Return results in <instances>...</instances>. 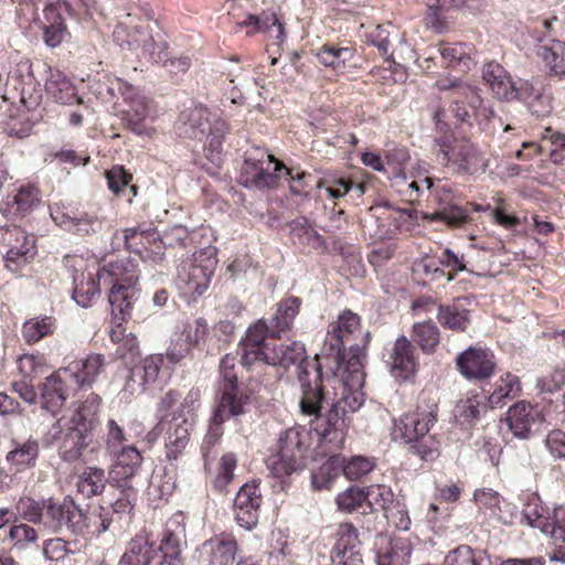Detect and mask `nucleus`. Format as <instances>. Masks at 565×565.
Masks as SVG:
<instances>
[{"mask_svg": "<svg viewBox=\"0 0 565 565\" xmlns=\"http://www.w3.org/2000/svg\"><path fill=\"white\" fill-rule=\"evenodd\" d=\"M241 363L249 367L254 362H265L288 369L296 365V375L301 387L300 411L303 415L316 414L323 395V376L321 353L309 360L303 343L291 341L277 343V338L269 335V326L258 320L250 326L239 343Z\"/></svg>", "mask_w": 565, "mask_h": 565, "instance_id": "obj_1", "label": "nucleus"}, {"mask_svg": "<svg viewBox=\"0 0 565 565\" xmlns=\"http://www.w3.org/2000/svg\"><path fill=\"white\" fill-rule=\"evenodd\" d=\"M100 281L111 285L108 296L111 315L120 316L122 319L130 316L140 297L139 275L135 265L130 260L122 259L110 262L98 268L96 273L76 270L73 275L72 298L83 308L90 307L92 301L99 296Z\"/></svg>", "mask_w": 565, "mask_h": 565, "instance_id": "obj_2", "label": "nucleus"}, {"mask_svg": "<svg viewBox=\"0 0 565 565\" xmlns=\"http://www.w3.org/2000/svg\"><path fill=\"white\" fill-rule=\"evenodd\" d=\"M237 356L226 354L220 362L218 397L209 420L207 433L201 445L204 468L209 469L215 458L213 448L221 440L223 424L230 418L243 415L249 404V395L237 383Z\"/></svg>", "mask_w": 565, "mask_h": 565, "instance_id": "obj_3", "label": "nucleus"}, {"mask_svg": "<svg viewBox=\"0 0 565 565\" xmlns=\"http://www.w3.org/2000/svg\"><path fill=\"white\" fill-rule=\"evenodd\" d=\"M329 383L338 384L341 390L339 398L329 396L323 385L322 392L326 398L320 403L319 409L315 416L316 426L315 430L320 436L322 443H337L339 446L343 444L344 430L348 426L347 418L349 414L358 412L364 404V394L362 387H353L347 382H341L339 379H328ZM334 390L338 387L332 385Z\"/></svg>", "mask_w": 565, "mask_h": 565, "instance_id": "obj_4", "label": "nucleus"}, {"mask_svg": "<svg viewBox=\"0 0 565 565\" xmlns=\"http://www.w3.org/2000/svg\"><path fill=\"white\" fill-rule=\"evenodd\" d=\"M436 406L429 409L419 407L404 414L394 422L392 437L409 446V451L424 461H433L439 456L440 443L429 434L430 427L437 420Z\"/></svg>", "mask_w": 565, "mask_h": 565, "instance_id": "obj_5", "label": "nucleus"}, {"mask_svg": "<svg viewBox=\"0 0 565 565\" xmlns=\"http://www.w3.org/2000/svg\"><path fill=\"white\" fill-rule=\"evenodd\" d=\"M174 282L182 296L195 300L210 287L217 266L216 248L206 246L193 252L175 254Z\"/></svg>", "mask_w": 565, "mask_h": 565, "instance_id": "obj_6", "label": "nucleus"}, {"mask_svg": "<svg viewBox=\"0 0 565 565\" xmlns=\"http://www.w3.org/2000/svg\"><path fill=\"white\" fill-rule=\"evenodd\" d=\"M436 86L440 90L449 92L450 99L448 109L440 107L434 113V120L439 130L467 122L470 110H477L482 105L479 89L459 78L444 77L436 82Z\"/></svg>", "mask_w": 565, "mask_h": 565, "instance_id": "obj_7", "label": "nucleus"}, {"mask_svg": "<svg viewBox=\"0 0 565 565\" xmlns=\"http://www.w3.org/2000/svg\"><path fill=\"white\" fill-rule=\"evenodd\" d=\"M227 126L217 113H211L203 106L188 109L180 115L177 131L180 137L206 140L205 150L210 160H214L222 151L223 139Z\"/></svg>", "mask_w": 565, "mask_h": 565, "instance_id": "obj_8", "label": "nucleus"}, {"mask_svg": "<svg viewBox=\"0 0 565 565\" xmlns=\"http://www.w3.org/2000/svg\"><path fill=\"white\" fill-rule=\"evenodd\" d=\"M282 173L289 169L264 149L256 148L245 153L239 182L246 189H269L277 185Z\"/></svg>", "mask_w": 565, "mask_h": 565, "instance_id": "obj_9", "label": "nucleus"}, {"mask_svg": "<svg viewBox=\"0 0 565 565\" xmlns=\"http://www.w3.org/2000/svg\"><path fill=\"white\" fill-rule=\"evenodd\" d=\"M439 150L438 158L450 167L457 174H475L486 172L489 167L475 145L466 138L456 139L452 142L447 137L436 140Z\"/></svg>", "mask_w": 565, "mask_h": 565, "instance_id": "obj_10", "label": "nucleus"}, {"mask_svg": "<svg viewBox=\"0 0 565 565\" xmlns=\"http://www.w3.org/2000/svg\"><path fill=\"white\" fill-rule=\"evenodd\" d=\"M90 518L75 502L65 497L63 500H45V513L42 526L51 533L66 529L74 534H84L90 527Z\"/></svg>", "mask_w": 565, "mask_h": 565, "instance_id": "obj_11", "label": "nucleus"}, {"mask_svg": "<svg viewBox=\"0 0 565 565\" xmlns=\"http://www.w3.org/2000/svg\"><path fill=\"white\" fill-rule=\"evenodd\" d=\"M361 333L360 317L345 310L341 313L337 321L332 322L329 327L323 347L322 354L331 358L335 364L344 359V350L350 348V344H362V340L356 342V334Z\"/></svg>", "mask_w": 565, "mask_h": 565, "instance_id": "obj_12", "label": "nucleus"}, {"mask_svg": "<svg viewBox=\"0 0 565 565\" xmlns=\"http://www.w3.org/2000/svg\"><path fill=\"white\" fill-rule=\"evenodd\" d=\"M556 18L541 21L543 32L534 30L533 39L537 42L536 55L544 62L550 75L565 78V42L552 36V24Z\"/></svg>", "mask_w": 565, "mask_h": 565, "instance_id": "obj_13", "label": "nucleus"}, {"mask_svg": "<svg viewBox=\"0 0 565 565\" xmlns=\"http://www.w3.org/2000/svg\"><path fill=\"white\" fill-rule=\"evenodd\" d=\"M371 340V333L365 331L362 333V344H350V348L344 350V359L338 364L333 362L331 358H328L321 353V360H324L327 366L332 371L333 376L337 379V372L342 370V377L339 379L341 382H347L353 387H362L364 384V372H363V358L364 348Z\"/></svg>", "mask_w": 565, "mask_h": 565, "instance_id": "obj_14", "label": "nucleus"}, {"mask_svg": "<svg viewBox=\"0 0 565 565\" xmlns=\"http://www.w3.org/2000/svg\"><path fill=\"white\" fill-rule=\"evenodd\" d=\"M383 361L392 376L399 381L411 379L417 367L415 348L404 335L398 337L384 348Z\"/></svg>", "mask_w": 565, "mask_h": 565, "instance_id": "obj_15", "label": "nucleus"}, {"mask_svg": "<svg viewBox=\"0 0 565 565\" xmlns=\"http://www.w3.org/2000/svg\"><path fill=\"white\" fill-rule=\"evenodd\" d=\"M523 519L527 525L548 534L555 542H565V505H558L550 512L535 503H529L523 510Z\"/></svg>", "mask_w": 565, "mask_h": 565, "instance_id": "obj_16", "label": "nucleus"}, {"mask_svg": "<svg viewBox=\"0 0 565 565\" xmlns=\"http://www.w3.org/2000/svg\"><path fill=\"white\" fill-rule=\"evenodd\" d=\"M457 369L467 380L482 381L491 377L495 370L492 351L482 347H469L456 359Z\"/></svg>", "mask_w": 565, "mask_h": 565, "instance_id": "obj_17", "label": "nucleus"}, {"mask_svg": "<svg viewBox=\"0 0 565 565\" xmlns=\"http://www.w3.org/2000/svg\"><path fill=\"white\" fill-rule=\"evenodd\" d=\"M88 429L81 425H73L63 430L60 428V420L53 426L45 438L47 446L60 440L58 455L64 461L73 462L81 458L83 450L87 447Z\"/></svg>", "mask_w": 565, "mask_h": 565, "instance_id": "obj_18", "label": "nucleus"}, {"mask_svg": "<svg viewBox=\"0 0 565 565\" xmlns=\"http://www.w3.org/2000/svg\"><path fill=\"white\" fill-rule=\"evenodd\" d=\"M163 361L162 354H150L135 364L126 379L124 394L136 396L152 387L159 380Z\"/></svg>", "mask_w": 565, "mask_h": 565, "instance_id": "obj_19", "label": "nucleus"}, {"mask_svg": "<svg viewBox=\"0 0 565 565\" xmlns=\"http://www.w3.org/2000/svg\"><path fill=\"white\" fill-rule=\"evenodd\" d=\"M260 504L262 492L259 483L253 481L243 484L236 493L233 504L236 523L248 531L256 527Z\"/></svg>", "mask_w": 565, "mask_h": 565, "instance_id": "obj_20", "label": "nucleus"}, {"mask_svg": "<svg viewBox=\"0 0 565 565\" xmlns=\"http://www.w3.org/2000/svg\"><path fill=\"white\" fill-rule=\"evenodd\" d=\"M42 71L41 68L38 71L36 65L26 61L19 64L15 74L11 77L20 102L28 110H35L42 102V85L35 76V73Z\"/></svg>", "mask_w": 565, "mask_h": 565, "instance_id": "obj_21", "label": "nucleus"}, {"mask_svg": "<svg viewBox=\"0 0 565 565\" xmlns=\"http://www.w3.org/2000/svg\"><path fill=\"white\" fill-rule=\"evenodd\" d=\"M77 388L70 381V375L60 367L45 379L41 391L42 408L52 415H56L65 401Z\"/></svg>", "mask_w": 565, "mask_h": 565, "instance_id": "obj_22", "label": "nucleus"}, {"mask_svg": "<svg viewBox=\"0 0 565 565\" xmlns=\"http://www.w3.org/2000/svg\"><path fill=\"white\" fill-rule=\"evenodd\" d=\"M507 422L516 438L527 439L542 425L544 416L537 406L520 401L509 408Z\"/></svg>", "mask_w": 565, "mask_h": 565, "instance_id": "obj_23", "label": "nucleus"}, {"mask_svg": "<svg viewBox=\"0 0 565 565\" xmlns=\"http://www.w3.org/2000/svg\"><path fill=\"white\" fill-rule=\"evenodd\" d=\"M359 545L356 529L350 523L340 524L330 554L333 565H363Z\"/></svg>", "mask_w": 565, "mask_h": 565, "instance_id": "obj_24", "label": "nucleus"}, {"mask_svg": "<svg viewBox=\"0 0 565 565\" xmlns=\"http://www.w3.org/2000/svg\"><path fill=\"white\" fill-rule=\"evenodd\" d=\"M207 322L203 318L186 323L178 339L172 340V344L167 351V359L173 364L179 363L192 347L200 343L207 335Z\"/></svg>", "mask_w": 565, "mask_h": 565, "instance_id": "obj_25", "label": "nucleus"}, {"mask_svg": "<svg viewBox=\"0 0 565 565\" xmlns=\"http://www.w3.org/2000/svg\"><path fill=\"white\" fill-rule=\"evenodd\" d=\"M513 90L512 102H521L536 117H545L551 113V96L529 79H518Z\"/></svg>", "mask_w": 565, "mask_h": 565, "instance_id": "obj_26", "label": "nucleus"}, {"mask_svg": "<svg viewBox=\"0 0 565 565\" xmlns=\"http://www.w3.org/2000/svg\"><path fill=\"white\" fill-rule=\"evenodd\" d=\"M428 0L427 12L425 15L426 26L436 33H444L449 29L447 12L451 8L456 9H478L480 7L479 0Z\"/></svg>", "mask_w": 565, "mask_h": 565, "instance_id": "obj_27", "label": "nucleus"}, {"mask_svg": "<svg viewBox=\"0 0 565 565\" xmlns=\"http://www.w3.org/2000/svg\"><path fill=\"white\" fill-rule=\"evenodd\" d=\"M185 518L183 513H174L164 523L160 534V543L156 551L158 553L171 554L182 557V552L186 547Z\"/></svg>", "mask_w": 565, "mask_h": 565, "instance_id": "obj_28", "label": "nucleus"}, {"mask_svg": "<svg viewBox=\"0 0 565 565\" xmlns=\"http://www.w3.org/2000/svg\"><path fill=\"white\" fill-rule=\"evenodd\" d=\"M106 360L103 354L92 353L86 358L71 362L62 367L76 388L92 386L97 376L103 372Z\"/></svg>", "mask_w": 565, "mask_h": 565, "instance_id": "obj_29", "label": "nucleus"}, {"mask_svg": "<svg viewBox=\"0 0 565 565\" xmlns=\"http://www.w3.org/2000/svg\"><path fill=\"white\" fill-rule=\"evenodd\" d=\"M3 239L9 246L6 255L7 263L25 264L36 253L35 236L21 227L7 228Z\"/></svg>", "mask_w": 565, "mask_h": 565, "instance_id": "obj_30", "label": "nucleus"}, {"mask_svg": "<svg viewBox=\"0 0 565 565\" xmlns=\"http://www.w3.org/2000/svg\"><path fill=\"white\" fill-rule=\"evenodd\" d=\"M236 552V541L230 536H214L199 550L200 561L205 565H228L234 561Z\"/></svg>", "mask_w": 565, "mask_h": 565, "instance_id": "obj_31", "label": "nucleus"}, {"mask_svg": "<svg viewBox=\"0 0 565 565\" xmlns=\"http://www.w3.org/2000/svg\"><path fill=\"white\" fill-rule=\"evenodd\" d=\"M374 216L381 222L380 236H388L408 228L415 220L414 210L394 207L390 204L372 207Z\"/></svg>", "mask_w": 565, "mask_h": 565, "instance_id": "obj_32", "label": "nucleus"}, {"mask_svg": "<svg viewBox=\"0 0 565 565\" xmlns=\"http://www.w3.org/2000/svg\"><path fill=\"white\" fill-rule=\"evenodd\" d=\"M482 78L492 95L502 102H512L515 82L510 73L499 63L489 62L482 66Z\"/></svg>", "mask_w": 565, "mask_h": 565, "instance_id": "obj_33", "label": "nucleus"}, {"mask_svg": "<svg viewBox=\"0 0 565 565\" xmlns=\"http://www.w3.org/2000/svg\"><path fill=\"white\" fill-rule=\"evenodd\" d=\"M36 68L38 71L41 68L49 74L45 82L47 96L63 105H72L78 102L74 85L62 72L44 63H38Z\"/></svg>", "mask_w": 565, "mask_h": 565, "instance_id": "obj_34", "label": "nucleus"}, {"mask_svg": "<svg viewBox=\"0 0 565 565\" xmlns=\"http://www.w3.org/2000/svg\"><path fill=\"white\" fill-rule=\"evenodd\" d=\"M375 561L377 565H408L411 556L409 544L402 539L380 536L375 543Z\"/></svg>", "mask_w": 565, "mask_h": 565, "instance_id": "obj_35", "label": "nucleus"}, {"mask_svg": "<svg viewBox=\"0 0 565 565\" xmlns=\"http://www.w3.org/2000/svg\"><path fill=\"white\" fill-rule=\"evenodd\" d=\"M565 384V370L554 369L548 374L537 379L536 388L544 401L555 403L554 412L565 415V395L561 394V387Z\"/></svg>", "mask_w": 565, "mask_h": 565, "instance_id": "obj_36", "label": "nucleus"}, {"mask_svg": "<svg viewBox=\"0 0 565 565\" xmlns=\"http://www.w3.org/2000/svg\"><path fill=\"white\" fill-rule=\"evenodd\" d=\"M115 455V466L111 470L114 480L130 481L140 470L143 457L136 446H122L117 451H111Z\"/></svg>", "mask_w": 565, "mask_h": 565, "instance_id": "obj_37", "label": "nucleus"}, {"mask_svg": "<svg viewBox=\"0 0 565 565\" xmlns=\"http://www.w3.org/2000/svg\"><path fill=\"white\" fill-rule=\"evenodd\" d=\"M191 422L188 418L179 420V417H172L166 436V457L169 461H174L184 451L190 439Z\"/></svg>", "mask_w": 565, "mask_h": 565, "instance_id": "obj_38", "label": "nucleus"}, {"mask_svg": "<svg viewBox=\"0 0 565 565\" xmlns=\"http://www.w3.org/2000/svg\"><path fill=\"white\" fill-rule=\"evenodd\" d=\"M309 430L303 426H294L282 430L277 439V450L303 460L309 447Z\"/></svg>", "mask_w": 565, "mask_h": 565, "instance_id": "obj_39", "label": "nucleus"}, {"mask_svg": "<svg viewBox=\"0 0 565 565\" xmlns=\"http://www.w3.org/2000/svg\"><path fill=\"white\" fill-rule=\"evenodd\" d=\"M40 202V192L34 185H21L12 201L1 203L0 211L10 218L31 212Z\"/></svg>", "mask_w": 565, "mask_h": 565, "instance_id": "obj_40", "label": "nucleus"}, {"mask_svg": "<svg viewBox=\"0 0 565 565\" xmlns=\"http://www.w3.org/2000/svg\"><path fill=\"white\" fill-rule=\"evenodd\" d=\"M302 300L290 296L277 303V309L270 319L269 335L278 338L281 331L288 330L299 313Z\"/></svg>", "mask_w": 565, "mask_h": 565, "instance_id": "obj_41", "label": "nucleus"}, {"mask_svg": "<svg viewBox=\"0 0 565 565\" xmlns=\"http://www.w3.org/2000/svg\"><path fill=\"white\" fill-rule=\"evenodd\" d=\"M13 448L7 454V462L17 472L35 466L40 447L36 439L30 437L24 443L12 441Z\"/></svg>", "mask_w": 565, "mask_h": 565, "instance_id": "obj_42", "label": "nucleus"}, {"mask_svg": "<svg viewBox=\"0 0 565 565\" xmlns=\"http://www.w3.org/2000/svg\"><path fill=\"white\" fill-rule=\"evenodd\" d=\"M238 25L252 28L250 31H247L248 35L256 32H265L278 42H281L285 38L284 26L274 12H263L259 15L249 14Z\"/></svg>", "mask_w": 565, "mask_h": 565, "instance_id": "obj_43", "label": "nucleus"}, {"mask_svg": "<svg viewBox=\"0 0 565 565\" xmlns=\"http://www.w3.org/2000/svg\"><path fill=\"white\" fill-rule=\"evenodd\" d=\"M154 553L156 550L148 539L139 535L129 542L128 548L120 557L118 565H150Z\"/></svg>", "mask_w": 565, "mask_h": 565, "instance_id": "obj_44", "label": "nucleus"}, {"mask_svg": "<svg viewBox=\"0 0 565 565\" xmlns=\"http://www.w3.org/2000/svg\"><path fill=\"white\" fill-rule=\"evenodd\" d=\"M289 226L290 238L294 244H299L315 249L323 246L324 241L322 236L313 228L307 217H297Z\"/></svg>", "mask_w": 565, "mask_h": 565, "instance_id": "obj_45", "label": "nucleus"}, {"mask_svg": "<svg viewBox=\"0 0 565 565\" xmlns=\"http://www.w3.org/2000/svg\"><path fill=\"white\" fill-rule=\"evenodd\" d=\"M521 383L516 375L507 373L495 383L494 391L488 397L491 408L502 407L508 399L518 397L521 393Z\"/></svg>", "mask_w": 565, "mask_h": 565, "instance_id": "obj_46", "label": "nucleus"}, {"mask_svg": "<svg viewBox=\"0 0 565 565\" xmlns=\"http://www.w3.org/2000/svg\"><path fill=\"white\" fill-rule=\"evenodd\" d=\"M107 483L105 470L97 467H87L78 476L77 490L85 498L99 495Z\"/></svg>", "mask_w": 565, "mask_h": 565, "instance_id": "obj_47", "label": "nucleus"}, {"mask_svg": "<svg viewBox=\"0 0 565 565\" xmlns=\"http://www.w3.org/2000/svg\"><path fill=\"white\" fill-rule=\"evenodd\" d=\"M114 41L121 47L131 51H140L146 41H151V30L148 26H135L129 31L125 25L119 24L113 32Z\"/></svg>", "mask_w": 565, "mask_h": 565, "instance_id": "obj_48", "label": "nucleus"}, {"mask_svg": "<svg viewBox=\"0 0 565 565\" xmlns=\"http://www.w3.org/2000/svg\"><path fill=\"white\" fill-rule=\"evenodd\" d=\"M102 398L94 392H89L81 405L75 409L70 424L81 425L89 429L100 409Z\"/></svg>", "mask_w": 565, "mask_h": 565, "instance_id": "obj_49", "label": "nucleus"}, {"mask_svg": "<svg viewBox=\"0 0 565 565\" xmlns=\"http://www.w3.org/2000/svg\"><path fill=\"white\" fill-rule=\"evenodd\" d=\"M302 461L292 455L285 454L276 449L274 454L266 459V467L276 478H284L297 472L302 468Z\"/></svg>", "mask_w": 565, "mask_h": 565, "instance_id": "obj_50", "label": "nucleus"}, {"mask_svg": "<svg viewBox=\"0 0 565 565\" xmlns=\"http://www.w3.org/2000/svg\"><path fill=\"white\" fill-rule=\"evenodd\" d=\"M469 311L460 308L458 305H440L438 307V322L450 330L463 331L469 322Z\"/></svg>", "mask_w": 565, "mask_h": 565, "instance_id": "obj_51", "label": "nucleus"}, {"mask_svg": "<svg viewBox=\"0 0 565 565\" xmlns=\"http://www.w3.org/2000/svg\"><path fill=\"white\" fill-rule=\"evenodd\" d=\"M148 114L149 107L146 97L140 95L131 97L129 109L126 111V121L130 130L137 135L146 134L147 127L145 121Z\"/></svg>", "mask_w": 565, "mask_h": 565, "instance_id": "obj_52", "label": "nucleus"}, {"mask_svg": "<svg viewBox=\"0 0 565 565\" xmlns=\"http://www.w3.org/2000/svg\"><path fill=\"white\" fill-rule=\"evenodd\" d=\"M413 337L420 349L427 353L433 352L440 341L439 330L433 321L415 323Z\"/></svg>", "mask_w": 565, "mask_h": 565, "instance_id": "obj_53", "label": "nucleus"}, {"mask_svg": "<svg viewBox=\"0 0 565 565\" xmlns=\"http://www.w3.org/2000/svg\"><path fill=\"white\" fill-rule=\"evenodd\" d=\"M55 320L52 317H41L26 320L22 326V335L28 343L39 342L53 333Z\"/></svg>", "mask_w": 565, "mask_h": 565, "instance_id": "obj_54", "label": "nucleus"}, {"mask_svg": "<svg viewBox=\"0 0 565 565\" xmlns=\"http://www.w3.org/2000/svg\"><path fill=\"white\" fill-rule=\"evenodd\" d=\"M366 502L373 510L381 509L384 514L393 507L397 501L394 498V493L391 487L385 484H373L365 490Z\"/></svg>", "mask_w": 565, "mask_h": 565, "instance_id": "obj_55", "label": "nucleus"}, {"mask_svg": "<svg viewBox=\"0 0 565 565\" xmlns=\"http://www.w3.org/2000/svg\"><path fill=\"white\" fill-rule=\"evenodd\" d=\"M468 47L463 43L446 44L441 43L436 51L438 52L444 66H456L463 63L468 66L470 61L469 52L466 51Z\"/></svg>", "mask_w": 565, "mask_h": 565, "instance_id": "obj_56", "label": "nucleus"}, {"mask_svg": "<svg viewBox=\"0 0 565 565\" xmlns=\"http://www.w3.org/2000/svg\"><path fill=\"white\" fill-rule=\"evenodd\" d=\"M353 54L349 47H337L324 44L317 53V57L326 66L340 68L352 58Z\"/></svg>", "mask_w": 565, "mask_h": 565, "instance_id": "obj_57", "label": "nucleus"}, {"mask_svg": "<svg viewBox=\"0 0 565 565\" xmlns=\"http://www.w3.org/2000/svg\"><path fill=\"white\" fill-rule=\"evenodd\" d=\"M151 41H146L142 44L138 55L152 63H161L162 61H166L168 55V43L164 40L163 34L160 32H151Z\"/></svg>", "mask_w": 565, "mask_h": 565, "instance_id": "obj_58", "label": "nucleus"}, {"mask_svg": "<svg viewBox=\"0 0 565 565\" xmlns=\"http://www.w3.org/2000/svg\"><path fill=\"white\" fill-rule=\"evenodd\" d=\"M340 461L341 463L337 465V468H341L349 480H359L369 475L374 468L373 460L364 456H354L348 461L340 458Z\"/></svg>", "mask_w": 565, "mask_h": 565, "instance_id": "obj_59", "label": "nucleus"}, {"mask_svg": "<svg viewBox=\"0 0 565 565\" xmlns=\"http://www.w3.org/2000/svg\"><path fill=\"white\" fill-rule=\"evenodd\" d=\"M237 466V458L235 454L227 452L223 455L218 462L217 473L213 480V487L220 491L224 492L227 489V486L234 479V470Z\"/></svg>", "mask_w": 565, "mask_h": 565, "instance_id": "obj_60", "label": "nucleus"}, {"mask_svg": "<svg viewBox=\"0 0 565 565\" xmlns=\"http://www.w3.org/2000/svg\"><path fill=\"white\" fill-rule=\"evenodd\" d=\"M8 540L13 548L26 550L38 541V532L26 523L14 524L10 527Z\"/></svg>", "mask_w": 565, "mask_h": 565, "instance_id": "obj_61", "label": "nucleus"}, {"mask_svg": "<svg viewBox=\"0 0 565 565\" xmlns=\"http://www.w3.org/2000/svg\"><path fill=\"white\" fill-rule=\"evenodd\" d=\"M486 409V405L481 402L479 396L468 397L457 403L455 407V415L458 419L473 425L480 417L482 411Z\"/></svg>", "mask_w": 565, "mask_h": 565, "instance_id": "obj_62", "label": "nucleus"}, {"mask_svg": "<svg viewBox=\"0 0 565 565\" xmlns=\"http://www.w3.org/2000/svg\"><path fill=\"white\" fill-rule=\"evenodd\" d=\"M17 511L23 520L33 524H43L45 500L36 501L32 498H21L17 503Z\"/></svg>", "mask_w": 565, "mask_h": 565, "instance_id": "obj_63", "label": "nucleus"}, {"mask_svg": "<svg viewBox=\"0 0 565 565\" xmlns=\"http://www.w3.org/2000/svg\"><path fill=\"white\" fill-rule=\"evenodd\" d=\"M103 227V221L94 213L79 212L73 214L70 232L85 236L97 233Z\"/></svg>", "mask_w": 565, "mask_h": 565, "instance_id": "obj_64", "label": "nucleus"}]
</instances>
